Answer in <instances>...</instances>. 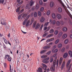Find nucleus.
<instances>
[{
  "instance_id": "28",
  "label": "nucleus",
  "mask_w": 72,
  "mask_h": 72,
  "mask_svg": "<svg viewBox=\"0 0 72 72\" xmlns=\"http://www.w3.org/2000/svg\"><path fill=\"white\" fill-rule=\"evenodd\" d=\"M39 4L40 5H42L43 4V3H42V0H40L39 1Z\"/></svg>"
},
{
  "instance_id": "26",
  "label": "nucleus",
  "mask_w": 72,
  "mask_h": 72,
  "mask_svg": "<svg viewBox=\"0 0 72 72\" xmlns=\"http://www.w3.org/2000/svg\"><path fill=\"white\" fill-rule=\"evenodd\" d=\"M46 51V50H42L40 51V54H43Z\"/></svg>"
},
{
  "instance_id": "42",
  "label": "nucleus",
  "mask_w": 72,
  "mask_h": 72,
  "mask_svg": "<svg viewBox=\"0 0 72 72\" xmlns=\"http://www.w3.org/2000/svg\"><path fill=\"white\" fill-rule=\"evenodd\" d=\"M51 53V51H49L48 52H47V53H46V54L47 55H50V53Z\"/></svg>"
},
{
  "instance_id": "54",
  "label": "nucleus",
  "mask_w": 72,
  "mask_h": 72,
  "mask_svg": "<svg viewBox=\"0 0 72 72\" xmlns=\"http://www.w3.org/2000/svg\"><path fill=\"white\" fill-rule=\"evenodd\" d=\"M35 26H36V23L34 22L33 24V28H35Z\"/></svg>"
},
{
  "instance_id": "44",
  "label": "nucleus",
  "mask_w": 72,
  "mask_h": 72,
  "mask_svg": "<svg viewBox=\"0 0 72 72\" xmlns=\"http://www.w3.org/2000/svg\"><path fill=\"white\" fill-rule=\"evenodd\" d=\"M47 56L46 55H44L41 56L42 58H46Z\"/></svg>"
},
{
  "instance_id": "16",
  "label": "nucleus",
  "mask_w": 72,
  "mask_h": 72,
  "mask_svg": "<svg viewBox=\"0 0 72 72\" xmlns=\"http://www.w3.org/2000/svg\"><path fill=\"white\" fill-rule=\"evenodd\" d=\"M69 54L70 55V58H72V52L71 51H69Z\"/></svg>"
},
{
  "instance_id": "60",
  "label": "nucleus",
  "mask_w": 72,
  "mask_h": 72,
  "mask_svg": "<svg viewBox=\"0 0 72 72\" xmlns=\"http://www.w3.org/2000/svg\"><path fill=\"white\" fill-rule=\"evenodd\" d=\"M62 6H63V8L65 9V5L63 3L62 4Z\"/></svg>"
},
{
  "instance_id": "45",
  "label": "nucleus",
  "mask_w": 72,
  "mask_h": 72,
  "mask_svg": "<svg viewBox=\"0 0 72 72\" xmlns=\"http://www.w3.org/2000/svg\"><path fill=\"white\" fill-rule=\"evenodd\" d=\"M4 2V0H0V4H3Z\"/></svg>"
},
{
  "instance_id": "37",
  "label": "nucleus",
  "mask_w": 72,
  "mask_h": 72,
  "mask_svg": "<svg viewBox=\"0 0 72 72\" xmlns=\"http://www.w3.org/2000/svg\"><path fill=\"white\" fill-rule=\"evenodd\" d=\"M53 35L52 34L48 35L47 36H46V38H48V37H51V36H52Z\"/></svg>"
},
{
  "instance_id": "57",
  "label": "nucleus",
  "mask_w": 72,
  "mask_h": 72,
  "mask_svg": "<svg viewBox=\"0 0 72 72\" xmlns=\"http://www.w3.org/2000/svg\"><path fill=\"white\" fill-rule=\"evenodd\" d=\"M59 63V60H57V62H56V65L57 66H58V63Z\"/></svg>"
},
{
  "instance_id": "14",
  "label": "nucleus",
  "mask_w": 72,
  "mask_h": 72,
  "mask_svg": "<svg viewBox=\"0 0 72 72\" xmlns=\"http://www.w3.org/2000/svg\"><path fill=\"white\" fill-rule=\"evenodd\" d=\"M62 30L64 32H66L68 30L67 28L66 27H64L63 28Z\"/></svg>"
},
{
  "instance_id": "61",
  "label": "nucleus",
  "mask_w": 72,
  "mask_h": 72,
  "mask_svg": "<svg viewBox=\"0 0 72 72\" xmlns=\"http://www.w3.org/2000/svg\"><path fill=\"white\" fill-rule=\"evenodd\" d=\"M50 24H52V23L53 22V21H52V20H51V19L50 20Z\"/></svg>"
},
{
  "instance_id": "32",
  "label": "nucleus",
  "mask_w": 72,
  "mask_h": 72,
  "mask_svg": "<svg viewBox=\"0 0 72 72\" xmlns=\"http://www.w3.org/2000/svg\"><path fill=\"white\" fill-rule=\"evenodd\" d=\"M27 21V19H26L23 22V25H25L26 24V21Z\"/></svg>"
},
{
  "instance_id": "48",
  "label": "nucleus",
  "mask_w": 72,
  "mask_h": 72,
  "mask_svg": "<svg viewBox=\"0 0 72 72\" xmlns=\"http://www.w3.org/2000/svg\"><path fill=\"white\" fill-rule=\"evenodd\" d=\"M56 23V22L55 20H53L52 21V24H55Z\"/></svg>"
},
{
  "instance_id": "41",
  "label": "nucleus",
  "mask_w": 72,
  "mask_h": 72,
  "mask_svg": "<svg viewBox=\"0 0 72 72\" xmlns=\"http://www.w3.org/2000/svg\"><path fill=\"white\" fill-rule=\"evenodd\" d=\"M38 14L39 16H41V12L40 11L38 12Z\"/></svg>"
},
{
  "instance_id": "51",
  "label": "nucleus",
  "mask_w": 72,
  "mask_h": 72,
  "mask_svg": "<svg viewBox=\"0 0 72 72\" xmlns=\"http://www.w3.org/2000/svg\"><path fill=\"white\" fill-rule=\"evenodd\" d=\"M44 10V8L43 7H42L40 9V11L41 12H43Z\"/></svg>"
},
{
  "instance_id": "18",
  "label": "nucleus",
  "mask_w": 72,
  "mask_h": 72,
  "mask_svg": "<svg viewBox=\"0 0 72 72\" xmlns=\"http://www.w3.org/2000/svg\"><path fill=\"white\" fill-rule=\"evenodd\" d=\"M69 42V40L68 39H66L65 40L64 43L65 44H67L68 43V42Z\"/></svg>"
},
{
  "instance_id": "64",
  "label": "nucleus",
  "mask_w": 72,
  "mask_h": 72,
  "mask_svg": "<svg viewBox=\"0 0 72 72\" xmlns=\"http://www.w3.org/2000/svg\"><path fill=\"white\" fill-rule=\"evenodd\" d=\"M54 39V38H52L51 39H50V41H53Z\"/></svg>"
},
{
  "instance_id": "52",
  "label": "nucleus",
  "mask_w": 72,
  "mask_h": 72,
  "mask_svg": "<svg viewBox=\"0 0 72 72\" xmlns=\"http://www.w3.org/2000/svg\"><path fill=\"white\" fill-rule=\"evenodd\" d=\"M49 23V22H48L44 24V26H45V27H46Z\"/></svg>"
},
{
  "instance_id": "31",
  "label": "nucleus",
  "mask_w": 72,
  "mask_h": 72,
  "mask_svg": "<svg viewBox=\"0 0 72 72\" xmlns=\"http://www.w3.org/2000/svg\"><path fill=\"white\" fill-rule=\"evenodd\" d=\"M3 40H4V41L5 43V44H8V41H7V40H6L4 38H3Z\"/></svg>"
},
{
  "instance_id": "27",
  "label": "nucleus",
  "mask_w": 72,
  "mask_h": 72,
  "mask_svg": "<svg viewBox=\"0 0 72 72\" xmlns=\"http://www.w3.org/2000/svg\"><path fill=\"white\" fill-rule=\"evenodd\" d=\"M54 32V30L52 29L50 31V33H53V32Z\"/></svg>"
},
{
  "instance_id": "40",
  "label": "nucleus",
  "mask_w": 72,
  "mask_h": 72,
  "mask_svg": "<svg viewBox=\"0 0 72 72\" xmlns=\"http://www.w3.org/2000/svg\"><path fill=\"white\" fill-rule=\"evenodd\" d=\"M42 66L44 67H45V68H46L47 67V66L45 64H44L42 63Z\"/></svg>"
},
{
  "instance_id": "33",
  "label": "nucleus",
  "mask_w": 72,
  "mask_h": 72,
  "mask_svg": "<svg viewBox=\"0 0 72 72\" xmlns=\"http://www.w3.org/2000/svg\"><path fill=\"white\" fill-rule=\"evenodd\" d=\"M53 66H55L56 65V61L54 60L53 62Z\"/></svg>"
},
{
  "instance_id": "55",
  "label": "nucleus",
  "mask_w": 72,
  "mask_h": 72,
  "mask_svg": "<svg viewBox=\"0 0 72 72\" xmlns=\"http://www.w3.org/2000/svg\"><path fill=\"white\" fill-rule=\"evenodd\" d=\"M22 16V14H21L19 15L18 17V19H20L21 18V17Z\"/></svg>"
},
{
  "instance_id": "24",
  "label": "nucleus",
  "mask_w": 72,
  "mask_h": 72,
  "mask_svg": "<svg viewBox=\"0 0 72 72\" xmlns=\"http://www.w3.org/2000/svg\"><path fill=\"white\" fill-rule=\"evenodd\" d=\"M28 6H28V4H27L26 5V6L25 7L26 9H28V10H30V9L31 8V7H30L29 8V7Z\"/></svg>"
},
{
  "instance_id": "49",
  "label": "nucleus",
  "mask_w": 72,
  "mask_h": 72,
  "mask_svg": "<svg viewBox=\"0 0 72 72\" xmlns=\"http://www.w3.org/2000/svg\"><path fill=\"white\" fill-rule=\"evenodd\" d=\"M50 13V11L49 10L47 12V15H49Z\"/></svg>"
},
{
  "instance_id": "35",
  "label": "nucleus",
  "mask_w": 72,
  "mask_h": 72,
  "mask_svg": "<svg viewBox=\"0 0 72 72\" xmlns=\"http://www.w3.org/2000/svg\"><path fill=\"white\" fill-rule=\"evenodd\" d=\"M51 70L52 71H55V68H53V67H51Z\"/></svg>"
},
{
  "instance_id": "47",
  "label": "nucleus",
  "mask_w": 72,
  "mask_h": 72,
  "mask_svg": "<svg viewBox=\"0 0 72 72\" xmlns=\"http://www.w3.org/2000/svg\"><path fill=\"white\" fill-rule=\"evenodd\" d=\"M4 67H5V68H7V64L6 63H4Z\"/></svg>"
},
{
  "instance_id": "11",
  "label": "nucleus",
  "mask_w": 72,
  "mask_h": 72,
  "mask_svg": "<svg viewBox=\"0 0 72 72\" xmlns=\"http://www.w3.org/2000/svg\"><path fill=\"white\" fill-rule=\"evenodd\" d=\"M1 21V24L2 25H6V23L5 22V21Z\"/></svg>"
},
{
  "instance_id": "43",
  "label": "nucleus",
  "mask_w": 72,
  "mask_h": 72,
  "mask_svg": "<svg viewBox=\"0 0 72 72\" xmlns=\"http://www.w3.org/2000/svg\"><path fill=\"white\" fill-rule=\"evenodd\" d=\"M62 46V44L60 43L58 45V47L59 48H61Z\"/></svg>"
},
{
  "instance_id": "38",
  "label": "nucleus",
  "mask_w": 72,
  "mask_h": 72,
  "mask_svg": "<svg viewBox=\"0 0 72 72\" xmlns=\"http://www.w3.org/2000/svg\"><path fill=\"white\" fill-rule=\"evenodd\" d=\"M19 9H20V7H19L18 8L16 9V12L17 13H18V12H19Z\"/></svg>"
},
{
  "instance_id": "6",
  "label": "nucleus",
  "mask_w": 72,
  "mask_h": 72,
  "mask_svg": "<svg viewBox=\"0 0 72 72\" xmlns=\"http://www.w3.org/2000/svg\"><path fill=\"white\" fill-rule=\"evenodd\" d=\"M67 34L65 33L62 35V37L63 39H66L67 38Z\"/></svg>"
},
{
  "instance_id": "53",
  "label": "nucleus",
  "mask_w": 72,
  "mask_h": 72,
  "mask_svg": "<svg viewBox=\"0 0 72 72\" xmlns=\"http://www.w3.org/2000/svg\"><path fill=\"white\" fill-rule=\"evenodd\" d=\"M33 18H32V20L31 22V24H32V23H33Z\"/></svg>"
},
{
  "instance_id": "10",
  "label": "nucleus",
  "mask_w": 72,
  "mask_h": 72,
  "mask_svg": "<svg viewBox=\"0 0 72 72\" xmlns=\"http://www.w3.org/2000/svg\"><path fill=\"white\" fill-rule=\"evenodd\" d=\"M68 53H65L63 55V57L64 58H67V57H68Z\"/></svg>"
},
{
  "instance_id": "21",
  "label": "nucleus",
  "mask_w": 72,
  "mask_h": 72,
  "mask_svg": "<svg viewBox=\"0 0 72 72\" xmlns=\"http://www.w3.org/2000/svg\"><path fill=\"white\" fill-rule=\"evenodd\" d=\"M41 22H43L45 21V18L43 17H42L40 19Z\"/></svg>"
},
{
  "instance_id": "13",
  "label": "nucleus",
  "mask_w": 72,
  "mask_h": 72,
  "mask_svg": "<svg viewBox=\"0 0 72 72\" xmlns=\"http://www.w3.org/2000/svg\"><path fill=\"white\" fill-rule=\"evenodd\" d=\"M52 16L53 19H55V18H56V15H55V14L54 13L52 15Z\"/></svg>"
},
{
  "instance_id": "30",
  "label": "nucleus",
  "mask_w": 72,
  "mask_h": 72,
  "mask_svg": "<svg viewBox=\"0 0 72 72\" xmlns=\"http://www.w3.org/2000/svg\"><path fill=\"white\" fill-rule=\"evenodd\" d=\"M62 35H63V33L62 32H60L59 33L58 35L59 37H60V36H62Z\"/></svg>"
},
{
  "instance_id": "9",
  "label": "nucleus",
  "mask_w": 72,
  "mask_h": 72,
  "mask_svg": "<svg viewBox=\"0 0 72 72\" xmlns=\"http://www.w3.org/2000/svg\"><path fill=\"white\" fill-rule=\"evenodd\" d=\"M40 27V24H39V23H37L35 27V29L36 30L37 29V28H39Z\"/></svg>"
},
{
  "instance_id": "2",
  "label": "nucleus",
  "mask_w": 72,
  "mask_h": 72,
  "mask_svg": "<svg viewBox=\"0 0 72 72\" xmlns=\"http://www.w3.org/2000/svg\"><path fill=\"white\" fill-rule=\"evenodd\" d=\"M34 3L35 2L33 1L32 0H31L30 2L29 5L30 6H32Z\"/></svg>"
},
{
  "instance_id": "8",
  "label": "nucleus",
  "mask_w": 72,
  "mask_h": 72,
  "mask_svg": "<svg viewBox=\"0 0 72 72\" xmlns=\"http://www.w3.org/2000/svg\"><path fill=\"white\" fill-rule=\"evenodd\" d=\"M42 62L43 63H45L46 64V63H49V61L46 60V58L42 60Z\"/></svg>"
},
{
  "instance_id": "7",
  "label": "nucleus",
  "mask_w": 72,
  "mask_h": 72,
  "mask_svg": "<svg viewBox=\"0 0 72 72\" xmlns=\"http://www.w3.org/2000/svg\"><path fill=\"white\" fill-rule=\"evenodd\" d=\"M65 66V62L64 61L63 62L61 67V70H62L63 69V68H64V67Z\"/></svg>"
},
{
  "instance_id": "59",
  "label": "nucleus",
  "mask_w": 72,
  "mask_h": 72,
  "mask_svg": "<svg viewBox=\"0 0 72 72\" xmlns=\"http://www.w3.org/2000/svg\"><path fill=\"white\" fill-rule=\"evenodd\" d=\"M24 11V9H22L20 10V13H22V12H23V11Z\"/></svg>"
},
{
  "instance_id": "3",
  "label": "nucleus",
  "mask_w": 72,
  "mask_h": 72,
  "mask_svg": "<svg viewBox=\"0 0 72 72\" xmlns=\"http://www.w3.org/2000/svg\"><path fill=\"white\" fill-rule=\"evenodd\" d=\"M56 17L58 19H60L62 18V16L59 14H57L56 15Z\"/></svg>"
},
{
  "instance_id": "17",
  "label": "nucleus",
  "mask_w": 72,
  "mask_h": 72,
  "mask_svg": "<svg viewBox=\"0 0 72 72\" xmlns=\"http://www.w3.org/2000/svg\"><path fill=\"white\" fill-rule=\"evenodd\" d=\"M42 68H39L38 70H37V71L38 72H42Z\"/></svg>"
},
{
  "instance_id": "36",
  "label": "nucleus",
  "mask_w": 72,
  "mask_h": 72,
  "mask_svg": "<svg viewBox=\"0 0 72 72\" xmlns=\"http://www.w3.org/2000/svg\"><path fill=\"white\" fill-rule=\"evenodd\" d=\"M53 58H52V57L51 56L50 57V62H53Z\"/></svg>"
},
{
  "instance_id": "62",
  "label": "nucleus",
  "mask_w": 72,
  "mask_h": 72,
  "mask_svg": "<svg viewBox=\"0 0 72 72\" xmlns=\"http://www.w3.org/2000/svg\"><path fill=\"white\" fill-rule=\"evenodd\" d=\"M53 51L55 53H57V51H58V50L56 49L54 51V50H53Z\"/></svg>"
},
{
  "instance_id": "56",
  "label": "nucleus",
  "mask_w": 72,
  "mask_h": 72,
  "mask_svg": "<svg viewBox=\"0 0 72 72\" xmlns=\"http://www.w3.org/2000/svg\"><path fill=\"white\" fill-rule=\"evenodd\" d=\"M65 51V48H63L62 50V52H64Z\"/></svg>"
},
{
  "instance_id": "19",
  "label": "nucleus",
  "mask_w": 72,
  "mask_h": 72,
  "mask_svg": "<svg viewBox=\"0 0 72 72\" xmlns=\"http://www.w3.org/2000/svg\"><path fill=\"white\" fill-rule=\"evenodd\" d=\"M51 46H47L43 47V49H47V48H50Z\"/></svg>"
},
{
  "instance_id": "58",
  "label": "nucleus",
  "mask_w": 72,
  "mask_h": 72,
  "mask_svg": "<svg viewBox=\"0 0 72 72\" xmlns=\"http://www.w3.org/2000/svg\"><path fill=\"white\" fill-rule=\"evenodd\" d=\"M44 26V25L43 24H42L40 27V30H41V29H42V27H43Z\"/></svg>"
},
{
  "instance_id": "29",
  "label": "nucleus",
  "mask_w": 72,
  "mask_h": 72,
  "mask_svg": "<svg viewBox=\"0 0 72 72\" xmlns=\"http://www.w3.org/2000/svg\"><path fill=\"white\" fill-rule=\"evenodd\" d=\"M34 15L35 17H37V12H35Z\"/></svg>"
},
{
  "instance_id": "63",
  "label": "nucleus",
  "mask_w": 72,
  "mask_h": 72,
  "mask_svg": "<svg viewBox=\"0 0 72 72\" xmlns=\"http://www.w3.org/2000/svg\"><path fill=\"white\" fill-rule=\"evenodd\" d=\"M57 54H54L53 56V57L54 58H55V57L57 56Z\"/></svg>"
},
{
  "instance_id": "5",
  "label": "nucleus",
  "mask_w": 72,
  "mask_h": 72,
  "mask_svg": "<svg viewBox=\"0 0 72 72\" xmlns=\"http://www.w3.org/2000/svg\"><path fill=\"white\" fill-rule=\"evenodd\" d=\"M71 60H69L68 61V62L66 64V67L67 68H68V67L69 66V64H70V63H71Z\"/></svg>"
},
{
  "instance_id": "12",
  "label": "nucleus",
  "mask_w": 72,
  "mask_h": 72,
  "mask_svg": "<svg viewBox=\"0 0 72 72\" xmlns=\"http://www.w3.org/2000/svg\"><path fill=\"white\" fill-rule=\"evenodd\" d=\"M58 11L59 13H62L63 10L61 7H59L58 8Z\"/></svg>"
},
{
  "instance_id": "50",
  "label": "nucleus",
  "mask_w": 72,
  "mask_h": 72,
  "mask_svg": "<svg viewBox=\"0 0 72 72\" xmlns=\"http://www.w3.org/2000/svg\"><path fill=\"white\" fill-rule=\"evenodd\" d=\"M35 8L36 9H38L39 8V5L37 4L36 7H35Z\"/></svg>"
},
{
  "instance_id": "39",
  "label": "nucleus",
  "mask_w": 72,
  "mask_h": 72,
  "mask_svg": "<svg viewBox=\"0 0 72 72\" xmlns=\"http://www.w3.org/2000/svg\"><path fill=\"white\" fill-rule=\"evenodd\" d=\"M10 56H9V55H6L5 57H4V59H7V57H10Z\"/></svg>"
},
{
  "instance_id": "22",
  "label": "nucleus",
  "mask_w": 72,
  "mask_h": 72,
  "mask_svg": "<svg viewBox=\"0 0 72 72\" xmlns=\"http://www.w3.org/2000/svg\"><path fill=\"white\" fill-rule=\"evenodd\" d=\"M56 25H57L58 26H60V22L59 21H57L56 22Z\"/></svg>"
},
{
  "instance_id": "20",
  "label": "nucleus",
  "mask_w": 72,
  "mask_h": 72,
  "mask_svg": "<svg viewBox=\"0 0 72 72\" xmlns=\"http://www.w3.org/2000/svg\"><path fill=\"white\" fill-rule=\"evenodd\" d=\"M30 20H28L26 24V27H28V25L30 24Z\"/></svg>"
},
{
  "instance_id": "23",
  "label": "nucleus",
  "mask_w": 72,
  "mask_h": 72,
  "mask_svg": "<svg viewBox=\"0 0 72 72\" xmlns=\"http://www.w3.org/2000/svg\"><path fill=\"white\" fill-rule=\"evenodd\" d=\"M59 33V32L58 30H56L55 31L54 33L55 35H57V34Z\"/></svg>"
},
{
  "instance_id": "15",
  "label": "nucleus",
  "mask_w": 72,
  "mask_h": 72,
  "mask_svg": "<svg viewBox=\"0 0 72 72\" xmlns=\"http://www.w3.org/2000/svg\"><path fill=\"white\" fill-rule=\"evenodd\" d=\"M17 2L18 4H20V5H21L23 3V1H21V2L20 0H17Z\"/></svg>"
},
{
  "instance_id": "4",
  "label": "nucleus",
  "mask_w": 72,
  "mask_h": 72,
  "mask_svg": "<svg viewBox=\"0 0 72 72\" xmlns=\"http://www.w3.org/2000/svg\"><path fill=\"white\" fill-rule=\"evenodd\" d=\"M62 62H63V58L60 57L59 61V65H60V66H61V64H62Z\"/></svg>"
},
{
  "instance_id": "34",
  "label": "nucleus",
  "mask_w": 72,
  "mask_h": 72,
  "mask_svg": "<svg viewBox=\"0 0 72 72\" xmlns=\"http://www.w3.org/2000/svg\"><path fill=\"white\" fill-rule=\"evenodd\" d=\"M10 72H13V69H12V67L11 66V65H10Z\"/></svg>"
},
{
  "instance_id": "46",
  "label": "nucleus",
  "mask_w": 72,
  "mask_h": 72,
  "mask_svg": "<svg viewBox=\"0 0 72 72\" xmlns=\"http://www.w3.org/2000/svg\"><path fill=\"white\" fill-rule=\"evenodd\" d=\"M59 39H57L55 42V44H58V42H59Z\"/></svg>"
},
{
  "instance_id": "25",
  "label": "nucleus",
  "mask_w": 72,
  "mask_h": 72,
  "mask_svg": "<svg viewBox=\"0 0 72 72\" xmlns=\"http://www.w3.org/2000/svg\"><path fill=\"white\" fill-rule=\"evenodd\" d=\"M7 60L9 62H11L12 61V58L9 57L7 58Z\"/></svg>"
},
{
  "instance_id": "1",
  "label": "nucleus",
  "mask_w": 72,
  "mask_h": 72,
  "mask_svg": "<svg viewBox=\"0 0 72 72\" xmlns=\"http://www.w3.org/2000/svg\"><path fill=\"white\" fill-rule=\"evenodd\" d=\"M50 6L51 8L53 7L54 6V2L51 1L50 3Z\"/></svg>"
}]
</instances>
